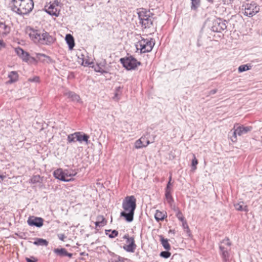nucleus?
Wrapping results in <instances>:
<instances>
[{"mask_svg": "<svg viewBox=\"0 0 262 262\" xmlns=\"http://www.w3.org/2000/svg\"><path fill=\"white\" fill-rule=\"evenodd\" d=\"M122 208L120 216L124 218L127 222H132L134 220L135 211L136 208V199L134 195L126 196L122 202Z\"/></svg>", "mask_w": 262, "mask_h": 262, "instance_id": "nucleus-1", "label": "nucleus"}, {"mask_svg": "<svg viewBox=\"0 0 262 262\" xmlns=\"http://www.w3.org/2000/svg\"><path fill=\"white\" fill-rule=\"evenodd\" d=\"M12 10L20 15L31 12L34 7L33 0H12Z\"/></svg>", "mask_w": 262, "mask_h": 262, "instance_id": "nucleus-2", "label": "nucleus"}, {"mask_svg": "<svg viewBox=\"0 0 262 262\" xmlns=\"http://www.w3.org/2000/svg\"><path fill=\"white\" fill-rule=\"evenodd\" d=\"M29 36L35 42L45 45H51L55 41V38L47 32L40 33L38 30H32Z\"/></svg>", "mask_w": 262, "mask_h": 262, "instance_id": "nucleus-3", "label": "nucleus"}, {"mask_svg": "<svg viewBox=\"0 0 262 262\" xmlns=\"http://www.w3.org/2000/svg\"><path fill=\"white\" fill-rule=\"evenodd\" d=\"M138 15L140 20L139 23L141 25L142 27L147 29L150 28L153 26V14L149 11L142 8L138 12Z\"/></svg>", "mask_w": 262, "mask_h": 262, "instance_id": "nucleus-4", "label": "nucleus"}, {"mask_svg": "<svg viewBox=\"0 0 262 262\" xmlns=\"http://www.w3.org/2000/svg\"><path fill=\"white\" fill-rule=\"evenodd\" d=\"M231 243L228 238L223 239L220 244V254L223 262H229L231 259Z\"/></svg>", "mask_w": 262, "mask_h": 262, "instance_id": "nucleus-5", "label": "nucleus"}, {"mask_svg": "<svg viewBox=\"0 0 262 262\" xmlns=\"http://www.w3.org/2000/svg\"><path fill=\"white\" fill-rule=\"evenodd\" d=\"M155 45V40L154 38L141 37V39L137 43L136 47L137 50H140V53H145L150 52Z\"/></svg>", "mask_w": 262, "mask_h": 262, "instance_id": "nucleus-6", "label": "nucleus"}, {"mask_svg": "<svg viewBox=\"0 0 262 262\" xmlns=\"http://www.w3.org/2000/svg\"><path fill=\"white\" fill-rule=\"evenodd\" d=\"M251 126H244L243 125L236 124L234 125L233 128V132L229 134H231L232 136L230 137L231 140L232 142H236L237 141V136H242L250 132L252 129Z\"/></svg>", "mask_w": 262, "mask_h": 262, "instance_id": "nucleus-7", "label": "nucleus"}, {"mask_svg": "<svg viewBox=\"0 0 262 262\" xmlns=\"http://www.w3.org/2000/svg\"><path fill=\"white\" fill-rule=\"evenodd\" d=\"M120 61L123 67L128 71L135 70L138 66L141 64V62L138 61L132 55L121 58Z\"/></svg>", "mask_w": 262, "mask_h": 262, "instance_id": "nucleus-8", "label": "nucleus"}, {"mask_svg": "<svg viewBox=\"0 0 262 262\" xmlns=\"http://www.w3.org/2000/svg\"><path fill=\"white\" fill-rule=\"evenodd\" d=\"M226 20H223L220 18L214 19L212 21L211 30L213 32H221L226 29Z\"/></svg>", "mask_w": 262, "mask_h": 262, "instance_id": "nucleus-9", "label": "nucleus"}, {"mask_svg": "<svg viewBox=\"0 0 262 262\" xmlns=\"http://www.w3.org/2000/svg\"><path fill=\"white\" fill-rule=\"evenodd\" d=\"M259 11V6L254 2L247 4L245 6L244 15L248 17H252Z\"/></svg>", "mask_w": 262, "mask_h": 262, "instance_id": "nucleus-10", "label": "nucleus"}, {"mask_svg": "<svg viewBox=\"0 0 262 262\" xmlns=\"http://www.w3.org/2000/svg\"><path fill=\"white\" fill-rule=\"evenodd\" d=\"M123 238L126 239L127 244V245L123 246L124 250L127 252H134L137 248L134 238L133 237H129L128 234H125L124 235Z\"/></svg>", "mask_w": 262, "mask_h": 262, "instance_id": "nucleus-11", "label": "nucleus"}, {"mask_svg": "<svg viewBox=\"0 0 262 262\" xmlns=\"http://www.w3.org/2000/svg\"><path fill=\"white\" fill-rule=\"evenodd\" d=\"M43 220L41 217L30 216L28 218L27 223L29 226L40 228L43 225Z\"/></svg>", "mask_w": 262, "mask_h": 262, "instance_id": "nucleus-12", "label": "nucleus"}, {"mask_svg": "<svg viewBox=\"0 0 262 262\" xmlns=\"http://www.w3.org/2000/svg\"><path fill=\"white\" fill-rule=\"evenodd\" d=\"M149 143V141L145 137H141L135 142V147L137 149H140L146 147Z\"/></svg>", "mask_w": 262, "mask_h": 262, "instance_id": "nucleus-13", "label": "nucleus"}, {"mask_svg": "<svg viewBox=\"0 0 262 262\" xmlns=\"http://www.w3.org/2000/svg\"><path fill=\"white\" fill-rule=\"evenodd\" d=\"M46 12L50 15L58 16L59 14V11L58 9L54 5V4L50 5L49 6H46Z\"/></svg>", "mask_w": 262, "mask_h": 262, "instance_id": "nucleus-14", "label": "nucleus"}, {"mask_svg": "<svg viewBox=\"0 0 262 262\" xmlns=\"http://www.w3.org/2000/svg\"><path fill=\"white\" fill-rule=\"evenodd\" d=\"M53 175L56 179L63 182H69L71 181V178L70 179H66L64 176L63 170L60 168L55 170L53 172Z\"/></svg>", "mask_w": 262, "mask_h": 262, "instance_id": "nucleus-15", "label": "nucleus"}, {"mask_svg": "<svg viewBox=\"0 0 262 262\" xmlns=\"http://www.w3.org/2000/svg\"><path fill=\"white\" fill-rule=\"evenodd\" d=\"M105 64L106 61L105 60L99 63H97L96 65L93 67L94 71L96 72L100 73L101 74L107 73L108 72L103 69V68L105 67Z\"/></svg>", "mask_w": 262, "mask_h": 262, "instance_id": "nucleus-16", "label": "nucleus"}, {"mask_svg": "<svg viewBox=\"0 0 262 262\" xmlns=\"http://www.w3.org/2000/svg\"><path fill=\"white\" fill-rule=\"evenodd\" d=\"M74 135H76V138L77 141L82 142H85L87 144L89 143V136L85 134H83L81 132H75Z\"/></svg>", "mask_w": 262, "mask_h": 262, "instance_id": "nucleus-17", "label": "nucleus"}, {"mask_svg": "<svg viewBox=\"0 0 262 262\" xmlns=\"http://www.w3.org/2000/svg\"><path fill=\"white\" fill-rule=\"evenodd\" d=\"M53 251L55 254H56L57 255L60 257L68 256L71 258L73 255L72 253L68 252L67 250L65 248H63L60 249H54Z\"/></svg>", "mask_w": 262, "mask_h": 262, "instance_id": "nucleus-18", "label": "nucleus"}, {"mask_svg": "<svg viewBox=\"0 0 262 262\" xmlns=\"http://www.w3.org/2000/svg\"><path fill=\"white\" fill-rule=\"evenodd\" d=\"M35 56L37 60L40 62L50 63L52 61L51 58L50 56L46 55L44 54L35 53Z\"/></svg>", "mask_w": 262, "mask_h": 262, "instance_id": "nucleus-19", "label": "nucleus"}, {"mask_svg": "<svg viewBox=\"0 0 262 262\" xmlns=\"http://www.w3.org/2000/svg\"><path fill=\"white\" fill-rule=\"evenodd\" d=\"M234 206L235 209L238 211H244L246 212H247L249 211L247 205H245V203L243 201L234 204Z\"/></svg>", "mask_w": 262, "mask_h": 262, "instance_id": "nucleus-20", "label": "nucleus"}, {"mask_svg": "<svg viewBox=\"0 0 262 262\" xmlns=\"http://www.w3.org/2000/svg\"><path fill=\"white\" fill-rule=\"evenodd\" d=\"M166 217V212L161 211L158 210H156L155 218L157 222L163 221Z\"/></svg>", "mask_w": 262, "mask_h": 262, "instance_id": "nucleus-21", "label": "nucleus"}, {"mask_svg": "<svg viewBox=\"0 0 262 262\" xmlns=\"http://www.w3.org/2000/svg\"><path fill=\"white\" fill-rule=\"evenodd\" d=\"M8 78H9V80L7 82V83H13L18 80V74L16 71H11L8 74Z\"/></svg>", "mask_w": 262, "mask_h": 262, "instance_id": "nucleus-22", "label": "nucleus"}, {"mask_svg": "<svg viewBox=\"0 0 262 262\" xmlns=\"http://www.w3.org/2000/svg\"><path fill=\"white\" fill-rule=\"evenodd\" d=\"M10 27L3 22H0V34L7 35L10 31Z\"/></svg>", "mask_w": 262, "mask_h": 262, "instance_id": "nucleus-23", "label": "nucleus"}, {"mask_svg": "<svg viewBox=\"0 0 262 262\" xmlns=\"http://www.w3.org/2000/svg\"><path fill=\"white\" fill-rule=\"evenodd\" d=\"M65 39L67 43L69 46L70 49H72L75 46L74 39L73 36L70 34L66 35Z\"/></svg>", "mask_w": 262, "mask_h": 262, "instance_id": "nucleus-24", "label": "nucleus"}, {"mask_svg": "<svg viewBox=\"0 0 262 262\" xmlns=\"http://www.w3.org/2000/svg\"><path fill=\"white\" fill-rule=\"evenodd\" d=\"M64 95L73 101L79 102L80 100V97L73 92H67L65 93Z\"/></svg>", "mask_w": 262, "mask_h": 262, "instance_id": "nucleus-25", "label": "nucleus"}, {"mask_svg": "<svg viewBox=\"0 0 262 262\" xmlns=\"http://www.w3.org/2000/svg\"><path fill=\"white\" fill-rule=\"evenodd\" d=\"M63 172L66 179H70L71 178V180H72V178L77 174V172L73 170H64Z\"/></svg>", "mask_w": 262, "mask_h": 262, "instance_id": "nucleus-26", "label": "nucleus"}, {"mask_svg": "<svg viewBox=\"0 0 262 262\" xmlns=\"http://www.w3.org/2000/svg\"><path fill=\"white\" fill-rule=\"evenodd\" d=\"M106 224V221L103 216L100 215L97 217V221L95 224L96 227H103Z\"/></svg>", "mask_w": 262, "mask_h": 262, "instance_id": "nucleus-27", "label": "nucleus"}, {"mask_svg": "<svg viewBox=\"0 0 262 262\" xmlns=\"http://www.w3.org/2000/svg\"><path fill=\"white\" fill-rule=\"evenodd\" d=\"M160 241L164 248L166 250H169L170 249V246L168 243V239L164 238L162 235L160 236Z\"/></svg>", "mask_w": 262, "mask_h": 262, "instance_id": "nucleus-28", "label": "nucleus"}, {"mask_svg": "<svg viewBox=\"0 0 262 262\" xmlns=\"http://www.w3.org/2000/svg\"><path fill=\"white\" fill-rule=\"evenodd\" d=\"M105 234L108 235V236L111 238H115L118 235V232L116 230H105Z\"/></svg>", "mask_w": 262, "mask_h": 262, "instance_id": "nucleus-29", "label": "nucleus"}, {"mask_svg": "<svg viewBox=\"0 0 262 262\" xmlns=\"http://www.w3.org/2000/svg\"><path fill=\"white\" fill-rule=\"evenodd\" d=\"M122 88L121 86H118L115 89V93L114 96L113 97L114 100L118 101L120 99V96L121 94V90Z\"/></svg>", "mask_w": 262, "mask_h": 262, "instance_id": "nucleus-30", "label": "nucleus"}, {"mask_svg": "<svg viewBox=\"0 0 262 262\" xmlns=\"http://www.w3.org/2000/svg\"><path fill=\"white\" fill-rule=\"evenodd\" d=\"M201 0H191V9L196 11L200 6Z\"/></svg>", "mask_w": 262, "mask_h": 262, "instance_id": "nucleus-31", "label": "nucleus"}, {"mask_svg": "<svg viewBox=\"0 0 262 262\" xmlns=\"http://www.w3.org/2000/svg\"><path fill=\"white\" fill-rule=\"evenodd\" d=\"M171 191H165V197L168 204L172 206V204L174 202L173 199L171 194Z\"/></svg>", "mask_w": 262, "mask_h": 262, "instance_id": "nucleus-32", "label": "nucleus"}, {"mask_svg": "<svg viewBox=\"0 0 262 262\" xmlns=\"http://www.w3.org/2000/svg\"><path fill=\"white\" fill-rule=\"evenodd\" d=\"M34 244L36 245L47 246L48 245V242L46 239L37 238L36 241L34 242Z\"/></svg>", "mask_w": 262, "mask_h": 262, "instance_id": "nucleus-33", "label": "nucleus"}, {"mask_svg": "<svg viewBox=\"0 0 262 262\" xmlns=\"http://www.w3.org/2000/svg\"><path fill=\"white\" fill-rule=\"evenodd\" d=\"M252 66L250 64H243L238 67V72L242 73L251 69Z\"/></svg>", "mask_w": 262, "mask_h": 262, "instance_id": "nucleus-34", "label": "nucleus"}, {"mask_svg": "<svg viewBox=\"0 0 262 262\" xmlns=\"http://www.w3.org/2000/svg\"><path fill=\"white\" fill-rule=\"evenodd\" d=\"M109 262H124V258L116 255L112 257Z\"/></svg>", "mask_w": 262, "mask_h": 262, "instance_id": "nucleus-35", "label": "nucleus"}, {"mask_svg": "<svg viewBox=\"0 0 262 262\" xmlns=\"http://www.w3.org/2000/svg\"><path fill=\"white\" fill-rule=\"evenodd\" d=\"M20 58L23 60V61L27 62L30 59V54L28 52L24 51V52L21 55Z\"/></svg>", "mask_w": 262, "mask_h": 262, "instance_id": "nucleus-36", "label": "nucleus"}, {"mask_svg": "<svg viewBox=\"0 0 262 262\" xmlns=\"http://www.w3.org/2000/svg\"><path fill=\"white\" fill-rule=\"evenodd\" d=\"M198 163V160L196 159L195 156L193 154V159H192L191 161V166L193 169L195 170L196 168V165Z\"/></svg>", "mask_w": 262, "mask_h": 262, "instance_id": "nucleus-37", "label": "nucleus"}, {"mask_svg": "<svg viewBox=\"0 0 262 262\" xmlns=\"http://www.w3.org/2000/svg\"><path fill=\"white\" fill-rule=\"evenodd\" d=\"M170 255L171 253L169 251H168V250L162 251L160 254V256L165 258H169L170 256Z\"/></svg>", "mask_w": 262, "mask_h": 262, "instance_id": "nucleus-38", "label": "nucleus"}, {"mask_svg": "<svg viewBox=\"0 0 262 262\" xmlns=\"http://www.w3.org/2000/svg\"><path fill=\"white\" fill-rule=\"evenodd\" d=\"M76 138V135L74 133L70 134L68 136V141L69 142H75V139Z\"/></svg>", "mask_w": 262, "mask_h": 262, "instance_id": "nucleus-39", "label": "nucleus"}, {"mask_svg": "<svg viewBox=\"0 0 262 262\" xmlns=\"http://www.w3.org/2000/svg\"><path fill=\"white\" fill-rule=\"evenodd\" d=\"M15 52L16 54L20 57L24 52V50L20 47H17L15 49Z\"/></svg>", "mask_w": 262, "mask_h": 262, "instance_id": "nucleus-40", "label": "nucleus"}, {"mask_svg": "<svg viewBox=\"0 0 262 262\" xmlns=\"http://www.w3.org/2000/svg\"><path fill=\"white\" fill-rule=\"evenodd\" d=\"M40 177L39 176H34L30 180L32 183H36L39 181Z\"/></svg>", "mask_w": 262, "mask_h": 262, "instance_id": "nucleus-41", "label": "nucleus"}, {"mask_svg": "<svg viewBox=\"0 0 262 262\" xmlns=\"http://www.w3.org/2000/svg\"><path fill=\"white\" fill-rule=\"evenodd\" d=\"M171 179H172V178H171V176H170L169 178V181H168V182L167 184V186H166V189H165V191H171Z\"/></svg>", "mask_w": 262, "mask_h": 262, "instance_id": "nucleus-42", "label": "nucleus"}, {"mask_svg": "<svg viewBox=\"0 0 262 262\" xmlns=\"http://www.w3.org/2000/svg\"><path fill=\"white\" fill-rule=\"evenodd\" d=\"M176 215L177 217L181 221L184 222V217L183 216V215L181 211H180L179 212H177V214H176Z\"/></svg>", "mask_w": 262, "mask_h": 262, "instance_id": "nucleus-43", "label": "nucleus"}, {"mask_svg": "<svg viewBox=\"0 0 262 262\" xmlns=\"http://www.w3.org/2000/svg\"><path fill=\"white\" fill-rule=\"evenodd\" d=\"M58 237L60 240L64 241L66 237L63 234H58Z\"/></svg>", "mask_w": 262, "mask_h": 262, "instance_id": "nucleus-44", "label": "nucleus"}, {"mask_svg": "<svg viewBox=\"0 0 262 262\" xmlns=\"http://www.w3.org/2000/svg\"><path fill=\"white\" fill-rule=\"evenodd\" d=\"M26 260L27 262H36V260L33 257L30 258L27 257Z\"/></svg>", "mask_w": 262, "mask_h": 262, "instance_id": "nucleus-45", "label": "nucleus"}, {"mask_svg": "<svg viewBox=\"0 0 262 262\" xmlns=\"http://www.w3.org/2000/svg\"><path fill=\"white\" fill-rule=\"evenodd\" d=\"M172 209L173 210V211L175 212L176 214H177V212H179L180 211V210L179 209V208H178L177 207H176L175 205H173L172 206H171Z\"/></svg>", "mask_w": 262, "mask_h": 262, "instance_id": "nucleus-46", "label": "nucleus"}, {"mask_svg": "<svg viewBox=\"0 0 262 262\" xmlns=\"http://www.w3.org/2000/svg\"><path fill=\"white\" fill-rule=\"evenodd\" d=\"M29 81H31V82H38L39 81V77H34L32 79H30Z\"/></svg>", "mask_w": 262, "mask_h": 262, "instance_id": "nucleus-47", "label": "nucleus"}, {"mask_svg": "<svg viewBox=\"0 0 262 262\" xmlns=\"http://www.w3.org/2000/svg\"><path fill=\"white\" fill-rule=\"evenodd\" d=\"M217 91V89H213L211 90L209 92L208 95H214L215 94Z\"/></svg>", "mask_w": 262, "mask_h": 262, "instance_id": "nucleus-48", "label": "nucleus"}, {"mask_svg": "<svg viewBox=\"0 0 262 262\" xmlns=\"http://www.w3.org/2000/svg\"><path fill=\"white\" fill-rule=\"evenodd\" d=\"M5 47V43L2 40H0V50Z\"/></svg>", "mask_w": 262, "mask_h": 262, "instance_id": "nucleus-49", "label": "nucleus"}, {"mask_svg": "<svg viewBox=\"0 0 262 262\" xmlns=\"http://www.w3.org/2000/svg\"><path fill=\"white\" fill-rule=\"evenodd\" d=\"M183 226L184 228H187V229H188V226L186 222L183 223Z\"/></svg>", "mask_w": 262, "mask_h": 262, "instance_id": "nucleus-50", "label": "nucleus"}, {"mask_svg": "<svg viewBox=\"0 0 262 262\" xmlns=\"http://www.w3.org/2000/svg\"><path fill=\"white\" fill-rule=\"evenodd\" d=\"M30 59H31L32 61H34V62H36L37 61V59L36 57H34L30 56Z\"/></svg>", "mask_w": 262, "mask_h": 262, "instance_id": "nucleus-51", "label": "nucleus"}, {"mask_svg": "<svg viewBox=\"0 0 262 262\" xmlns=\"http://www.w3.org/2000/svg\"><path fill=\"white\" fill-rule=\"evenodd\" d=\"M54 5H56V6H57L58 5V4H59V2H58L57 0L56 1H55L54 2Z\"/></svg>", "mask_w": 262, "mask_h": 262, "instance_id": "nucleus-52", "label": "nucleus"}, {"mask_svg": "<svg viewBox=\"0 0 262 262\" xmlns=\"http://www.w3.org/2000/svg\"><path fill=\"white\" fill-rule=\"evenodd\" d=\"M6 178V176L3 174H0V178L2 180H3Z\"/></svg>", "mask_w": 262, "mask_h": 262, "instance_id": "nucleus-53", "label": "nucleus"}, {"mask_svg": "<svg viewBox=\"0 0 262 262\" xmlns=\"http://www.w3.org/2000/svg\"><path fill=\"white\" fill-rule=\"evenodd\" d=\"M208 2L213 3V0H207Z\"/></svg>", "mask_w": 262, "mask_h": 262, "instance_id": "nucleus-54", "label": "nucleus"}]
</instances>
